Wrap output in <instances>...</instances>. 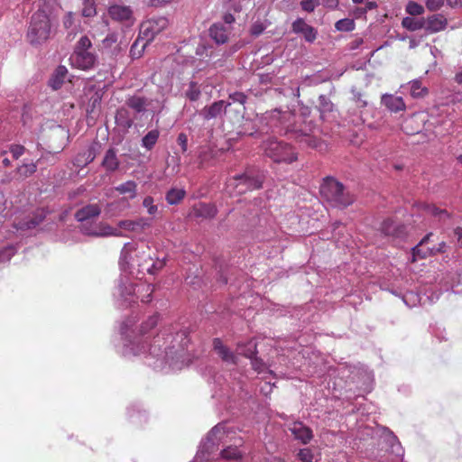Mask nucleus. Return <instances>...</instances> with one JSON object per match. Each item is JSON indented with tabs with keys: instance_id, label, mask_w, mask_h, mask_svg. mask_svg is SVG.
<instances>
[{
	"instance_id": "1",
	"label": "nucleus",
	"mask_w": 462,
	"mask_h": 462,
	"mask_svg": "<svg viewBox=\"0 0 462 462\" xmlns=\"http://www.w3.org/2000/svg\"><path fill=\"white\" fill-rule=\"evenodd\" d=\"M159 319V314H153L138 324L136 316L125 318L120 324L116 352L125 358L143 356L155 370H181L195 356L189 328L179 323L157 328Z\"/></svg>"
},
{
	"instance_id": "2",
	"label": "nucleus",
	"mask_w": 462,
	"mask_h": 462,
	"mask_svg": "<svg viewBox=\"0 0 462 462\" xmlns=\"http://www.w3.org/2000/svg\"><path fill=\"white\" fill-rule=\"evenodd\" d=\"M167 257H153L150 248L143 244L127 242L124 245L119 259L122 273L113 293L118 308H128L137 299L148 303L152 300V284L137 285L131 277L141 279L145 273L156 275L166 265Z\"/></svg>"
},
{
	"instance_id": "3",
	"label": "nucleus",
	"mask_w": 462,
	"mask_h": 462,
	"mask_svg": "<svg viewBox=\"0 0 462 462\" xmlns=\"http://www.w3.org/2000/svg\"><path fill=\"white\" fill-rule=\"evenodd\" d=\"M291 114L280 109H273L263 114L255 121L250 123V126L244 125L241 134L244 135L259 138L264 134L285 135L289 139L296 141L300 146L306 148L320 149L321 140L313 134L312 128L307 125H288Z\"/></svg>"
},
{
	"instance_id": "4",
	"label": "nucleus",
	"mask_w": 462,
	"mask_h": 462,
	"mask_svg": "<svg viewBox=\"0 0 462 462\" xmlns=\"http://www.w3.org/2000/svg\"><path fill=\"white\" fill-rule=\"evenodd\" d=\"M169 25L165 16H153L143 22L140 27L139 38L131 46V55L134 58L142 56L146 45L151 42L157 34L162 32Z\"/></svg>"
},
{
	"instance_id": "5",
	"label": "nucleus",
	"mask_w": 462,
	"mask_h": 462,
	"mask_svg": "<svg viewBox=\"0 0 462 462\" xmlns=\"http://www.w3.org/2000/svg\"><path fill=\"white\" fill-rule=\"evenodd\" d=\"M322 199L330 207L345 208L354 202L353 196L333 177H326L319 188Z\"/></svg>"
},
{
	"instance_id": "6",
	"label": "nucleus",
	"mask_w": 462,
	"mask_h": 462,
	"mask_svg": "<svg viewBox=\"0 0 462 462\" xmlns=\"http://www.w3.org/2000/svg\"><path fill=\"white\" fill-rule=\"evenodd\" d=\"M261 148L264 156L276 163H292L298 159L295 149L288 143L272 136L263 141Z\"/></svg>"
},
{
	"instance_id": "7",
	"label": "nucleus",
	"mask_w": 462,
	"mask_h": 462,
	"mask_svg": "<svg viewBox=\"0 0 462 462\" xmlns=\"http://www.w3.org/2000/svg\"><path fill=\"white\" fill-rule=\"evenodd\" d=\"M264 172L258 168H247L242 174L235 175L227 180V187H232L236 193L242 194L247 190L262 188Z\"/></svg>"
},
{
	"instance_id": "8",
	"label": "nucleus",
	"mask_w": 462,
	"mask_h": 462,
	"mask_svg": "<svg viewBox=\"0 0 462 462\" xmlns=\"http://www.w3.org/2000/svg\"><path fill=\"white\" fill-rule=\"evenodd\" d=\"M51 23L50 16L45 11L38 10L32 17L27 32L28 42L32 45H40L51 36Z\"/></svg>"
},
{
	"instance_id": "9",
	"label": "nucleus",
	"mask_w": 462,
	"mask_h": 462,
	"mask_svg": "<svg viewBox=\"0 0 462 462\" xmlns=\"http://www.w3.org/2000/svg\"><path fill=\"white\" fill-rule=\"evenodd\" d=\"M91 48L92 42L90 39L86 35L81 36L76 43L70 57L72 65L82 70L93 69L97 63V56L91 51Z\"/></svg>"
},
{
	"instance_id": "10",
	"label": "nucleus",
	"mask_w": 462,
	"mask_h": 462,
	"mask_svg": "<svg viewBox=\"0 0 462 462\" xmlns=\"http://www.w3.org/2000/svg\"><path fill=\"white\" fill-rule=\"evenodd\" d=\"M366 437H379L389 448L391 453L397 457H403L404 450L395 434L387 427L375 426L374 428L365 426L360 432V439Z\"/></svg>"
},
{
	"instance_id": "11",
	"label": "nucleus",
	"mask_w": 462,
	"mask_h": 462,
	"mask_svg": "<svg viewBox=\"0 0 462 462\" xmlns=\"http://www.w3.org/2000/svg\"><path fill=\"white\" fill-rule=\"evenodd\" d=\"M80 232L83 235L94 237L124 236L117 228H114L103 222L89 221L80 225Z\"/></svg>"
},
{
	"instance_id": "12",
	"label": "nucleus",
	"mask_w": 462,
	"mask_h": 462,
	"mask_svg": "<svg viewBox=\"0 0 462 462\" xmlns=\"http://www.w3.org/2000/svg\"><path fill=\"white\" fill-rule=\"evenodd\" d=\"M380 233L392 241H402L407 236V226L400 221L388 217L379 227Z\"/></svg>"
},
{
	"instance_id": "13",
	"label": "nucleus",
	"mask_w": 462,
	"mask_h": 462,
	"mask_svg": "<svg viewBox=\"0 0 462 462\" xmlns=\"http://www.w3.org/2000/svg\"><path fill=\"white\" fill-rule=\"evenodd\" d=\"M107 14L114 22L119 23L125 27L132 26L135 21L133 9L125 5H111L107 9Z\"/></svg>"
},
{
	"instance_id": "14",
	"label": "nucleus",
	"mask_w": 462,
	"mask_h": 462,
	"mask_svg": "<svg viewBox=\"0 0 462 462\" xmlns=\"http://www.w3.org/2000/svg\"><path fill=\"white\" fill-rule=\"evenodd\" d=\"M440 296V292L433 291L431 288L425 291V292L420 294H414L413 292H407L402 296L403 302L408 307H413L416 305V302L420 304H426L429 302L432 304L436 302Z\"/></svg>"
},
{
	"instance_id": "15",
	"label": "nucleus",
	"mask_w": 462,
	"mask_h": 462,
	"mask_svg": "<svg viewBox=\"0 0 462 462\" xmlns=\"http://www.w3.org/2000/svg\"><path fill=\"white\" fill-rule=\"evenodd\" d=\"M229 106H231L230 102H226L225 100L215 101L211 105L204 106L199 115L204 120L209 121L224 116Z\"/></svg>"
},
{
	"instance_id": "16",
	"label": "nucleus",
	"mask_w": 462,
	"mask_h": 462,
	"mask_svg": "<svg viewBox=\"0 0 462 462\" xmlns=\"http://www.w3.org/2000/svg\"><path fill=\"white\" fill-rule=\"evenodd\" d=\"M291 32L295 34H300L305 42L313 43L318 36V31L313 26L308 24L303 18H297L291 23Z\"/></svg>"
},
{
	"instance_id": "17",
	"label": "nucleus",
	"mask_w": 462,
	"mask_h": 462,
	"mask_svg": "<svg viewBox=\"0 0 462 462\" xmlns=\"http://www.w3.org/2000/svg\"><path fill=\"white\" fill-rule=\"evenodd\" d=\"M49 213L47 208H38L32 216L19 221L14 226L17 230L33 229L43 222Z\"/></svg>"
},
{
	"instance_id": "18",
	"label": "nucleus",
	"mask_w": 462,
	"mask_h": 462,
	"mask_svg": "<svg viewBox=\"0 0 462 462\" xmlns=\"http://www.w3.org/2000/svg\"><path fill=\"white\" fill-rule=\"evenodd\" d=\"M101 211L98 204H87L75 212L74 217L82 225L99 217Z\"/></svg>"
},
{
	"instance_id": "19",
	"label": "nucleus",
	"mask_w": 462,
	"mask_h": 462,
	"mask_svg": "<svg viewBox=\"0 0 462 462\" xmlns=\"http://www.w3.org/2000/svg\"><path fill=\"white\" fill-rule=\"evenodd\" d=\"M126 415L130 422L136 426H143L148 420L147 412L140 403L130 404Z\"/></svg>"
},
{
	"instance_id": "20",
	"label": "nucleus",
	"mask_w": 462,
	"mask_h": 462,
	"mask_svg": "<svg viewBox=\"0 0 462 462\" xmlns=\"http://www.w3.org/2000/svg\"><path fill=\"white\" fill-rule=\"evenodd\" d=\"M231 31L222 22L214 23L209 28L210 38L218 45L228 42Z\"/></svg>"
},
{
	"instance_id": "21",
	"label": "nucleus",
	"mask_w": 462,
	"mask_h": 462,
	"mask_svg": "<svg viewBox=\"0 0 462 462\" xmlns=\"http://www.w3.org/2000/svg\"><path fill=\"white\" fill-rule=\"evenodd\" d=\"M293 437L302 444H308L313 438L310 428L304 425L301 421H294L289 428Z\"/></svg>"
},
{
	"instance_id": "22",
	"label": "nucleus",
	"mask_w": 462,
	"mask_h": 462,
	"mask_svg": "<svg viewBox=\"0 0 462 462\" xmlns=\"http://www.w3.org/2000/svg\"><path fill=\"white\" fill-rule=\"evenodd\" d=\"M213 349L216 354L222 359L223 362L227 364H236V354L218 337L213 339Z\"/></svg>"
},
{
	"instance_id": "23",
	"label": "nucleus",
	"mask_w": 462,
	"mask_h": 462,
	"mask_svg": "<svg viewBox=\"0 0 462 462\" xmlns=\"http://www.w3.org/2000/svg\"><path fill=\"white\" fill-rule=\"evenodd\" d=\"M119 228L130 232H141L151 226V220L146 217H139L135 220H120L117 224Z\"/></svg>"
},
{
	"instance_id": "24",
	"label": "nucleus",
	"mask_w": 462,
	"mask_h": 462,
	"mask_svg": "<svg viewBox=\"0 0 462 462\" xmlns=\"http://www.w3.org/2000/svg\"><path fill=\"white\" fill-rule=\"evenodd\" d=\"M447 25V18L441 14H437L427 18L424 29L430 33H435L446 29Z\"/></svg>"
},
{
	"instance_id": "25",
	"label": "nucleus",
	"mask_w": 462,
	"mask_h": 462,
	"mask_svg": "<svg viewBox=\"0 0 462 462\" xmlns=\"http://www.w3.org/2000/svg\"><path fill=\"white\" fill-rule=\"evenodd\" d=\"M382 104L391 112L398 113L404 111L406 105L402 97H397L392 94H384L381 98Z\"/></svg>"
},
{
	"instance_id": "26",
	"label": "nucleus",
	"mask_w": 462,
	"mask_h": 462,
	"mask_svg": "<svg viewBox=\"0 0 462 462\" xmlns=\"http://www.w3.org/2000/svg\"><path fill=\"white\" fill-rule=\"evenodd\" d=\"M125 105L136 114H143L147 111V106L150 105V102L145 97L133 95L126 97Z\"/></svg>"
},
{
	"instance_id": "27",
	"label": "nucleus",
	"mask_w": 462,
	"mask_h": 462,
	"mask_svg": "<svg viewBox=\"0 0 462 462\" xmlns=\"http://www.w3.org/2000/svg\"><path fill=\"white\" fill-rule=\"evenodd\" d=\"M101 165L107 173L115 172L119 168L120 161L115 148H109L106 152Z\"/></svg>"
},
{
	"instance_id": "28",
	"label": "nucleus",
	"mask_w": 462,
	"mask_h": 462,
	"mask_svg": "<svg viewBox=\"0 0 462 462\" xmlns=\"http://www.w3.org/2000/svg\"><path fill=\"white\" fill-rule=\"evenodd\" d=\"M334 104L326 95H319L318 98L317 108L319 112V117L322 120H328L331 113L334 112Z\"/></svg>"
},
{
	"instance_id": "29",
	"label": "nucleus",
	"mask_w": 462,
	"mask_h": 462,
	"mask_svg": "<svg viewBox=\"0 0 462 462\" xmlns=\"http://www.w3.org/2000/svg\"><path fill=\"white\" fill-rule=\"evenodd\" d=\"M67 74H68V69L65 66H63V65L58 66L49 79V83H48L49 86L53 90L60 89L65 81Z\"/></svg>"
},
{
	"instance_id": "30",
	"label": "nucleus",
	"mask_w": 462,
	"mask_h": 462,
	"mask_svg": "<svg viewBox=\"0 0 462 462\" xmlns=\"http://www.w3.org/2000/svg\"><path fill=\"white\" fill-rule=\"evenodd\" d=\"M115 121L118 126L126 130L131 128L134 123L128 109L123 106L116 110Z\"/></svg>"
},
{
	"instance_id": "31",
	"label": "nucleus",
	"mask_w": 462,
	"mask_h": 462,
	"mask_svg": "<svg viewBox=\"0 0 462 462\" xmlns=\"http://www.w3.org/2000/svg\"><path fill=\"white\" fill-rule=\"evenodd\" d=\"M236 352L238 355L244 356L247 358H252L257 355V344L254 339H250L247 342L237 343Z\"/></svg>"
},
{
	"instance_id": "32",
	"label": "nucleus",
	"mask_w": 462,
	"mask_h": 462,
	"mask_svg": "<svg viewBox=\"0 0 462 462\" xmlns=\"http://www.w3.org/2000/svg\"><path fill=\"white\" fill-rule=\"evenodd\" d=\"M217 208L214 205L199 203L194 207V214L198 217L213 218L217 215Z\"/></svg>"
},
{
	"instance_id": "33",
	"label": "nucleus",
	"mask_w": 462,
	"mask_h": 462,
	"mask_svg": "<svg viewBox=\"0 0 462 462\" xmlns=\"http://www.w3.org/2000/svg\"><path fill=\"white\" fill-rule=\"evenodd\" d=\"M410 94L413 98H421L428 95L429 89L422 86L420 79H412L409 82Z\"/></svg>"
},
{
	"instance_id": "34",
	"label": "nucleus",
	"mask_w": 462,
	"mask_h": 462,
	"mask_svg": "<svg viewBox=\"0 0 462 462\" xmlns=\"http://www.w3.org/2000/svg\"><path fill=\"white\" fill-rule=\"evenodd\" d=\"M160 137V132L158 129H152L149 131L141 140V145L147 151L153 149Z\"/></svg>"
},
{
	"instance_id": "35",
	"label": "nucleus",
	"mask_w": 462,
	"mask_h": 462,
	"mask_svg": "<svg viewBox=\"0 0 462 462\" xmlns=\"http://www.w3.org/2000/svg\"><path fill=\"white\" fill-rule=\"evenodd\" d=\"M186 191L184 189L171 188L165 195V199L170 205L179 204L185 197Z\"/></svg>"
},
{
	"instance_id": "36",
	"label": "nucleus",
	"mask_w": 462,
	"mask_h": 462,
	"mask_svg": "<svg viewBox=\"0 0 462 462\" xmlns=\"http://www.w3.org/2000/svg\"><path fill=\"white\" fill-rule=\"evenodd\" d=\"M422 208L427 215L436 217L439 220H445L450 216L446 209L439 208L432 204H423Z\"/></svg>"
},
{
	"instance_id": "37",
	"label": "nucleus",
	"mask_w": 462,
	"mask_h": 462,
	"mask_svg": "<svg viewBox=\"0 0 462 462\" xmlns=\"http://www.w3.org/2000/svg\"><path fill=\"white\" fill-rule=\"evenodd\" d=\"M115 189L120 194H130V198L134 199L136 196L137 184L134 180H127L116 186Z\"/></svg>"
},
{
	"instance_id": "38",
	"label": "nucleus",
	"mask_w": 462,
	"mask_h": 462,
	"mask_svg": "<svg viewBox=\"0 0 462 462\" xmlns=\"http://www.w3.org/2000/svg\"><path fill=\"white\" fill-rule=\"evenodd\" d=\"M247 101V96L239 91L232 92L228 95V100L226 102H230L231 105L237 104L240 106L242 109H236V112L241 114L243 110H245V105Z\"/></svg>"
},
{
	"instance_id": "39",
	"label": "nucleus",
	"mask_w": 462,
	"mask_h": 462,
	"mask_svg": "<svg viewBox=\"0 0 462 462\" xmlns=\"http://www.w3.org/2000/svg\"><path fill=\"white\" fill-rule=\"evenodd\" d=\"M402 24L407 30L413 32L424 28L425 21L407 16L402 19Z\"/></svg>"
},
{
	"instance_id": "40",
	"label": "nucleus",
	"mask_w": 462,
	"mask_h": 462,
	"mask_svg": "<svg viewBox=\"0 0 462 462\" xmlns=\"http://www.w3.org/2000/svg\"><path fill=\"white\" fill-rule=\"evenodd\" d=\"M184 95L189 100L192 102L197 101L201 96L200 87L196 81L191 80L189 81Z\"/></svg>"
},
{
	"instance_id": "41",
	"label": "nucleus",
	"mask_w": 462,
	"mask_h": 462,
	"mask_svg": "<svg viewBox=\"0 0 462 462\" xmlns=\"http://www.w3.org/2000/svg\"><path fill=\"white\" fill-rule=\"evenodd\" d=\"M432 236V233L427 234L419 244L411 248V261L415 262L417 258L421 259V252H425L427 248H424L423 245L429 243L430 237Z\"/></svg>"
},
{
	"instance_id": "42",
	"label": "nucleus",
	"mask_w": 462,
	"mask_h": 462,
	"mask_svg": "<svg viewBox=\"0 0 462 462\" xmlns=\"http://www.w3.org/2000/svg\"><path fill=\"white\" fill-rule=\"evenodd\" d=\"M335 28L339 32H349L355 30L356 23L353 19L350 18H343L336 22Z\"/></svg>"
},
{
	"instance_id": "43",
	"label": "nucleus",
	"mask_w": 462,
	"mask_h": 462,
	"mask_svg": "<svg viewBox=\"0 0 462 462\" xmlns=\"http://www.w3.org/2000/svg\"><path fill=\"white\" fill-rule=\"evenodd\" d=\"M142 205L144 208H146L147 213L152 217H155L159 213L158 205L155 204L154 199L152 196H146L143 199Z\"/></svg>"
},
{
	"instance_id": "44",
	"label": "nucleus",
	"mask_w": 462,
	"mask_h": 462,
	"mask_svg": "<svg viewBox=\"0 0 462 462\" xmlns=\"http://www.w3.org/2000/svg\"><path fill=\"white\" fill-rule=\"evenodd\" d=\"M221 457L227 460H237L241 458L242 453L236 446H229L221 451Z\"/></svg>"
},
{
	"instance_id": "45",
	"label": "nucleus",
	"mask_w": 462,
	"mask_h": 462,
	"mask_svg": "<svg viewBox=\"0 0 462 462\" xmlns=\"http://www.w3.org/2000/svg\"><path fill=\"white\" fill-rule=\"evenodd\" d=\"M447 248L446 242L442 241L439 243L437 245L432 247H427L425 252H421V259L427 258L428 256L435 255L439 253H445Z\"/></svg>"
},
{
	"instance_id": "46",
	"label": "nucleus",
	"mask_w": 462,
	"mask_h": 462,
	"mask_svg": "<svg viewBox=\"0 0 462 462\" xmlns=\"http://www.w3.org/2000/svg\"><path fill=\"white\" fill-rule=\"evenodd\" d=\"M17 246L14 245H9L0 250V263H5L11 260V258L16 254Z\"/></svg>"
},
{
	"instance_id": "47",
	"label": "nucleus",
	"mask_w": 462,
	"mask_h": 462,
	"mask_svg": "<svg viewBox=\"0 0 462 462\" xmlns=\"http://www.w3.org/2000/svg\"><path fill=\"white\" fill-rule=\"evenodd\" d=\"M81 14L84 17H93L97 14L95 0H83Z\"/></svg>"
},
{
	"instance_id": "48",
	"label": "nucleus",
	"mask_w": 462,
	"mask_h": 462,
	"mask_svg": "<svg viewBox=\"0 0 462 462\" xmlns=\"http://www.w3.org/2000/svg\"><path fill=\"white\" fill-rule=\"evenodd\" d=\"M297 457L301 462H318V458L309 448H300Z\"/></svg>"
},
{
	"instance_id": "49",
	"label": "nucleus",
	"mask_w": 462,
	"mask_h": 462,
	"mask_svg": "<svg viewBox=\"0 0 462 462\" xmlns=\"http://www.w3.org/2000/svg\"><path fill=\"white\" fill-rule=\"evenodd\" d=\"M37 170V165L33 162L23 163L17 169V172L20 176L27 178L32 175Z\"/></svg>"
},
{
	"instance_id": "50",
	"label": "nucleus",
	"mask_w": 462,
	"mask_h": 462,
	"mask_svg": "<svg viewBox=\"0 0 462 462\" xmlns=\"http://www.w3.org/2000/svg\"><path fill=\"white\" fill-rule=\"evenodd\" d=\"M406 12L412 16L420 15L424 13V7L413 1H410L405 8Z\"/></svg>"
},
{
	"instance_id": "51",
	"label": "nucleus",
	"mask_w": 462,
	"mask_h": 462,
	"mask_svg": "<svg viewBox=\"0 0 462 462\" xmlns=\"http://www.w3.org/2000/svg\"><path fill=\"white\" fill-rule=\"evenodd\" d=\"M450 289L454 293L462 292V274H453Z\"/></svg>"
},
{
	"instance_id": "52",
	"label": "nucleus",
	"mask_w": 462,
	"mask_h": 462,
	"mask_svg": "<svg viewBox=\"0 0 462 462\" xmlns=\"http://www.w3.org/2000/svg\"><path fill=\"white\" fill-rule=\"evenodd\" d=\"M118 35L116 32H109L102 41L105 49H111L117 42Z\"/></svg>"
},
{
	"instance_id": "53",
	"label": "nucleus",
	"mask_w": 462,
	"mask_h": 462,
	"mask_svg": "<svg viewBox=\"0 0 462 462\" xmlns=\"http://www.w3.org/2000/svg\"><path fill=\"white\" fill-rule=\"evenodd\" d=\"M250 360L251 365L254 371H256L259 374L264 371L265 364L261 358L257 357L256 355L250 358Z\"/></svg>"
},
{
	"instance_id": "54",
	"label": "nucleus",
	"mask_w": 462,
	"mask_h": 462,
	"mask_svg": "<svg viewBox=\"0 0 462 462\" xmlns=\"http://www.w3.org/2000/svg\"><path fill=\"white\" fill-rule=\"evenodd\" d=\"M266 29V25H264L262 22H255L251 25L250 33L254 37H258L261 35Z\"/></svg>"
},
{
	"instance_id": "55",
	"label": "nucleus",
	"mask_w": 462,
	"mask_h": 462,
	"mask_svg": "<svg viewBox=\"0 0 462 462\" xmlns=\"http://www.w3.org/2000/svg\"><path fill=\"white\" fill-rule=\"evenodd\" d=\"M349 369H351V374H353L351 377V380H353V381L355 380V374H357L360 372L365 374V376L367 381L370 382L373 379V373L371 371H369L368 369H365L364 367H356V366L350 367Z\"/></svg>"
},
{
	"instance_id": "56",
	"label": "nucleus",
	"mask_w": 462,
	"mask_h": 462,
	"mask_svg": "<svg viewBox=\"0 0 462 462\" xmlns=\"http://www.w3.org/2000/svg\"><path fill=\"white\" fill-rule=\"evenodd\" d=\"M9 150L13 158L17 160L24 153L25 148L20 144H12Z\"/></svg>"
},
{
	"instance_id": "57",
	"label": "nucleus",
	"mask_w": 462,
	"mask_h": 462,
	"mask_svg": "<svg viewBox=\"0 0 462 462\" xmlns=\"http://www.w3.org/2000/svg\"><path fill=\"white\" fill-rule=\"evenodd\" d=\"M177 143L180 146L181 152H186L188 150V136L185 133L179 134Z\"/></svg>"
},
{
	"instance_id": "58",
	"label": "nucleus",
	"mask_w": 462,
	"mask_h": 462,
	"mask_svg": "<svg viewBox=\"0 0 462 462\" xmlns=\"http://www.w3.org/2000/svg\"><path fill=\"white\" fill-rule=\"evenodd\" d=\"M84 158V165L92 162L96 158L95 149L90 147L85 152L82 153Z\"/></svg>"
},
{
	"instance_id": "59",
	"label": "nucleus",
	"mask_w": 462,
	"mask_h": 462,
	"mask_svg": "<svg viewBox=\"0 0 462 462\" xmlns=\"http://www.w3.org/2000/svg\"><path fill=\"white\" fill-rule=\"evenodd\" d=\"M300 6L302 10L308 13H312L315 10L316 5L314 0H301Z\"/></svg>"
},
{
	"instance_id": "60",
	"label": "nucleus",
	"mask_w": 462,
	"mask_h": 462,
	"mask_svg": "<svg viewBox=\"0 0 462 462\" xmlns=\"http://www.w3.org/2000/svg\"><path fill=\"white\" fill-rule=\"evenodd\" d=\"M72 12H68L63 18V25L66 29H69L74 23V17Z\"/></svg>"
},
{
	"instance_id": "61",
	"label": "nucleus",
	"mask_w": 462,
	"mask_h": 462,
	"mask_svg": "<svg viewBox=\"0 0 462 462\" xmlns=\"http://www.w3.org/2000/svg\"><path fill=\"white\" fill-rule=\"evenodd\" d=\"M235 21H236V19H235L234 15L230 13H227V14H224L222 23L225 25H228V29L231 31L232 24L235 23Z\"/></svg>"
},
{
	"instance_id": "62",
	"label": "nucleus",
	"mask_w": 462,
	"mask_h": 462,
	"mask_svg": "<svg viewBox=\"0 0 462 462\" xmlns=\"http://www.w3.org/2000/svg\"><path fill=\"white\" fill-rule=\"evenodd\" d=\"M454 235L457 238V245L460 249H462V227H457L454 230Z\"/></svg>"
},
{
	"instance_id": "63",
	"label": "nucleus",
	"mask_w": 462,
	"mask_h": 462,
	"mask_svg": "<svg viewBox=\"0 0 462 462\" xmlns=\"http://www.w3.org/2000/svg\"><path fill=\"white\" fill-rule=\"evenodd\" d=\"M377 8V4L374 1H366L365 6L362 9V13H367V11H371Z\"/></svg>"
},
{
	"instance_id": "64",
	"label": "nucleus",
	"mask_w": 462,
	"mask_h": 462,
	"mask_svg": "<svg viewBox=\"0 0 462 462\" xmlns=\"http://www.w3.org/2000/svg\"><path fill=\"white\" fill-rule=\"evenodd\" d=\"M447 5L451 8L462 7V0H447Z\"/></svg>"
}]
</instances>
